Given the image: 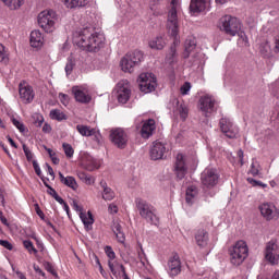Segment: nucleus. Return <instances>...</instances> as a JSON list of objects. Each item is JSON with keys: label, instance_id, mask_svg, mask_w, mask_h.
<instances>
[{"label": "nucleus", "instance_id": "1", "mask_svg": "<svg viewBox=\"0 0 279 279\" xmlns=\"http://www.w3.org/2000/svg\"><path fill=\"white\" fill-rule=\"evenodd\" d=\"M178 8H180V0H171V9L168 12L167 29L169 36L174 38L173 45L166 57L168 64H175L178 62V46L180 45V24L178 22Z\"/></svg>", "mask_w": 279, "mask_h": 279}, {"label": "nucleus", "instance_id": "2", "mask_svg": "<svg viewBox=\"0 0 279 279\" xmlns=\"http://www.w3.org/2000/svg\"><path fill=\"white\" fill-rule=\"evenodd\" d=\"M73 43L83 51L96 52L104 47L106 36L101 33H93L90 29L84 28L73 34Z\"/></svg>", "mask_w": 279, "mask_h": 279}, {"label": "nucleus", "instance_id": "3", "mask_svg": "<svg viewBox=\"0 0 279 279\" xmlns=\"http://www.w3.org/2000/svg\"><path fill=\"white\" fill-rule=\"evenodd\" d=\"M250 254L247 243L243 240L238 241L229 248V256L231 265H242Z\"/></svg>", "mask_w": 279, "mask_h": 279}, {"label": "nucleus", "instance_id": "4", "mask_svg": "<svg viewBox=\"0 0 279 279\" xmlns=\"http://www.w3.org/2000/svg\"><path fill=\"white\" fill-rule=\"evenodd\" d=\"M135 205L142 219H145L147 223L158 226V213L151 204L145 199L136 198Z\"/></svg>", "mask_w": 279, "mask_h": 279}, {"label": "nucleus", "instance_id": "5", "mask_svg": "<svg viewBox=\"0 0 279 279\" xmlns=\"http://www.w3.org/2000/svg\"><path fill=\"white\" fill-rule=\"evenodd\" d=\"M219 27L228 36H235L241 29V22L232 15H225L220 19Z\"/></svg>", "mask_w": 279, "mask_h": 279}, {"label": "nucleus", "instance_id": "6", "mask_svg": "<svg viewBox=\"0 0 279 279\" xmlns=\"http://www.w3.org/2000/svg\"><path fill=\"white\" fill-rule=\"evenodd\" d=\"M137 84L140 86V90L147 95L156 90V86H158V81L156 78V75H154L153 73H142L137 78Z\"/></svg>", "mask_w": 279, "mask_h": 279}, {"label": "nucleus", "instance_id": "7", "mask_svg": "<svg viewBox=\"0 0 279 279\" xmlns=\"http://www.w3.org/2000/svg\"><path fill=\"white\" fill-rule=\"evenodd\" d=\"M38 25L47 34H51L56 29V12L53 10L43 11L38 15Z\"/></svg>", "mask_w": 279, "mask_h": 279}, {"label": "nucleus", "instance_id": "8", "mask_svg": "<svg viewBox=\"0 0 279 279\" xmlns=\"http://www.w3.org/2000/svg\"><path fill=\"white\" fill-rule=\"evenodd\" d=\"M109 138L118 149H125L128 147V143L130 141V136L125 132V130L121 128L112 129L109 134Z\"/></svg>", "mask_w": 279, "mask_h": 279}, {"label": "nucleus", "instance_id": "9", "mask_svg": "<svg viewBox=\"0 0 279 279\" xmlns=\"http://www.w3.org/2000/svg\"><path fill=\"white\" fill-rule=\"evenodd\" d=\"M183 58H190L193 64H199L202 60V53L197 51V43L195 41V38H189L185 40Z\"/></svg>", "mask_w": 279, "mask_h": 279}, {"label": "nucleus", "instance_id": "10", "mask_svg": "<svg viewBox=\"0 0 279 279\" xmlns=\"http://www.w3.org/2000/svg\"><path fill=\"white\" fill-rule=\"evenodd\" d=\"M217 100L211 95H204L198 100V108L204 117H210L215 112Z\"/></svg>", "mask_w": 279, "mask_h": 279}, {"label": "nucleus", "instance_id": "11", "mask_svg": "<svg viewBox=\"0 0 279 279\" xmlns=\"http://www.w3.org/2000/svg\"><path fill=\"white\" fill-rule=\"evenodd\" d=\"M72 94L74 95L75 101L78 104H90L93 97H90V89L88 85H75L72 87Z\"/></svg>", "mask_w": 279, "mask_h": 279}, {"label": "nucleus", "instance_id": "12", "mask_svg": "<svg viewBox=\"0 0 279 279\" xmlns=\"http://www.w3.org/2000/svg\"><path fill=\"white\" fill-rule=\"evenodd\" d=\"M258 210L266 221L279 219V209L274 203H262L258 206Z\"/></svg>", "mask_w": 279, "mask_h": 279}, {"label": "nucleus", "instance_id": "13", "mask_svg": "<svg viewBox=\"0 0 279 279\" xmlns=\"http://www.w3.org/2000/svg\"><path fill=\"white\" fill-rule=\"evenodd\" d=\"M19 95L22 104H32L34 101V97H36L34 87L25 81H22L19 84Z\"/></svg>", "mask_w": 279, "mask_h": 279}, {"label": "nucleus", "instance_id": "14", "mask_svg": "<svg viewBox=\"0 0 279 279\" xmlns=\"http://www.w3.org/2000/svg\"><path fill=\"white\" fill-rule=\"evenodd\" d=\"M265 258L270 265H278L279 263V246L276 241L271 240L266 244Z\"/></svg>", "mask_w": 279, "mask_h": 279}, {"label": "nucleus", "instance_id": "15", "mask_svg": "<svg viewBox=\"0 0 279 279\" xmlns=\"http://www.w3.org/2000/svg\"><path fill=\"white\" fill-rule=\"evenodd\" d=\"M167 151H169V147H167V143L155 141L150 146L149 156L153 160H162Z\"/></svg>", "mask_w": 279, "mask_h": 279}, {"label": "nucleus", "instance_id": "16", "mask_svg": "<svg viewBox=\"0 0 279 279\" xmlns=\"http://www.w3.org/2000/svg\"><path fill=\"white\" fill-rule=\"evenodd\" d=\"M202 184L210 189L216 186L217 182H219V174H217V170L213 168H206L201 175Z\"/></svg>", "mask_w": 279, "mask_h": 279}, {"label": "nucleus", "instance_id": "17", "mask_svg": "<svg viewBox=\"0 0 279 279\" xmlns=\"http://www.w3.org/2000/svg\"><path fill=\"white\" fill-rule=\"evenodd\" d=\"M81 166L86 169V171H95L101 167V160L93 157L88 153H83L81 156Z\"/></svg>", "mask_w": 279, "mask_h": 279}, {"label": "nucleus", "instance_id": "18", "mask_svg": "<svg viewBox=\"0 0 279 279\" xmlns=\"http://www.w3.org/2000/svg\"><path fill=\"white\" fill-rule=\"evenodd\" d=\"M189 172V167L186 166V157L182 154L177 155V161L174 165V173L179 180H184L186 173Z\"/></svg>", "mask_w": 279, "mask_h": 279}, {"label": "nucleus", "instance_id": "19", "mask_svg": "<svg viewBox=\"0 0 279 279\" xmlns=\"http://www.w3.org/2000/svg\"><path fill=\"white\" fill-rule=\"evenodd\" d=\"M220 130L227 138H236L239 136V128L234 126L230 119L222 118L220 120Z\"/></svg>", "mask_w": 279, "mask_h": 279}, {"label": "nucleus", "instance_id": "20", "mask_svg": "<svg viewBox=\"0 0 279 279\" xmlns=\"http://www.w3.org/2000/svg\"><path fill=\"white\" fill-rule=\"evenodd\" d=\"M168 274L171 278H175V276H180L182 271V262L180 260V255L174 254L168 260Z\"/></svg>", "mask_w": 279, "mask_h": 279}, {"label": "nucleus", "instance_id": "21", "mask_svg": "<svg viewBox=\"0 0 279 279\" xmlns=\"http://www.w3.org/2000/svg\"><path fill=\"white\" fill-rule=\"evenodd\" d=\"M118 88V101L120 104H128L130 100V95L132 92L130 90V83L128 81H122L118 83L117 85Z\"/></svg>", "mask_w": 279, "mask_h": 279}, {"label": "nucleus", "instance_id": "22", "mask_svg": "<svg viewBox=\"0 0 279 279\" xmlns=\"http://www.w3.org/2000/svg\"><path fill=\"white\" fill-rule=\"evenodd\" d=\"M169 109L173 112H178L183 121L189 117V108H186V105H180L178 98H172L170 100Z\"/></svg>", "mask_w": 279, "mask_h": 279}, {"label": "nucleus", "instance_id": "23", "mask_svg": "<svg viewBox=\"0 0 279 279\" xmlns=\"http://www.w3.org/2000/svg\"><path fill=\"white\" fill-rule=\"evenodd\" d=\"M210 8V0H191L190 10L192 12H204Z\"/></svg>", "mask_w": 279, "mask_h": 279}, {"label": "nucleus", "instance_id": "24", "mask_svg": "<svg viewBox=\"0 0 279 279\" xmlns=\"http://www.w3.org/2000/svg\"><path fill=\"white\" fill-rule=\"evenodd\" d=\"M156 130V121L153 119H149L147 122H145L142 126V137L143 138H149L154 134V131Z\"/></svg>", "mask_w": 279, "mask_h": 279}, {"label": "nucleus", "instance_id": "25", "mask_svg": "<svg viewBox=\"0 0 279 279\" xmlns=\"http://www.w3.org/2000/svg\"><path fill=\"white\" fill-rule=\"evenodd\" d=\"M208 231L204 230V229H199L198 231H196L195 233V242L196 245H198V247H206V245H208Z\"/></svg>", "mask_w": 279, "mask_h": 279}, {"label": "nucleus", "instance_id": "26", "mask_svg": "<svg viewBox=\"0 0 279 279\" xmlns=\"http://www.w3.org/2000/svg\"><path fill=\"white\" fill-rule=\"evenodd\" d=\"M148 47H150V49H155L156 51H162V49L167 47V41H165L162 36H157L148 41Z\"/></svg>", "mask_w": 279, "mask_h": 279}, {"label": "nucleus", "instance_id": "27", "mask_svg": "<svg viewBox=\"0 0 279 279\" xmlns=\"http://www.w3.org/2000/svg\"><path fill=\"white\" fill-rule=\"evenodd\" d=\"M45 38L43 37V33L40 31H33L31 33V47L38 49L43 47Z\"/></svg>", "mask_w": 279, "mask_h": 279}, {"label": "nucleus", "instance_id": "28", "mask_svg": "<svg viewBox=\"0 0 279 279\" xmlns=\"http://www.w3.org/2000/svg\"><path fill=\"white\" fill-rule=\"evenodd\" d=\"M59 180L62 184L72 189V191H77V181L73 177H64L62 172H59Z\"/></svg>", "mask_w": 279, "mask_h": 279}, {"label": "nucleus", "instance_id": "29", "mask_svg": "<svg viewBox=\"0 0 279 279\" xmlns=\"http://www.w3.org/2000/svg\"><path fill=\"white\" fill-rule=\"evenodd\" d=\"M65 8L69 10H75V8H86L88 0H62Z\"/></svg>", "mask_w": 279, "mask_h": 279}, {"label": "nucleus", "instance_id": "30", "mask_svg": "<svg viewBox=\"0 0 279 279\" xmlns=\"http://www.w3.org/2000/svg\"><path fill=\"white\" fill-rule=\"evenodd\" d=\"M81 220L84 223L86 230H92L93 223H95V219L93 218V214L88 211L87 214L84 211L80 213Z\"/></svg>", "mask_w": 279, "mask_h": 279}, {"label": "nucleus", "instance_id": "31", "mask_svg": "<svg viewBox=\"0 0 279 279\" xmlns=\"http://www.w3.org/2000/svg\"><path fill=\"white\" fill-rule=\"evenodd\" d=\"M125 57L130 59L135 66H138V64L143 62V52L141 50L129 52L125 54Z\"/></svg>", "mask_w": 279, "mask_h": 279}, {"label": "nucleus", "instance_id": "32", "mask_svg": "<svg viewBox=\"0 0 279 279\" xmlns=\"http://www.w3.org/2000/svg\"><path fill=\"white\" fill-rule=\"evenodd\" d=\"M100 186L102 189V199L106 202H112L114 199V191L108 186V184L104 181L100 182Z\"/></svg>", "mask_w": 279, "mask_h": 279}, {"label": "nucleus", "instance_id": "33", "mask_svg": "<svg viewBox=\"0 0 279 279\" xmlns=\"http://www.w3.org/2000/svg\"><path fill=\"white\" fill-rule=\"evenodd\" d=\"M112 231L114 232L119 243H125V233H123V229L121 227V223L113 222Z\"/></svg>", "mask_w": 279, "mask_h": 279}, {"label": "nucleus", "instance_id": "34", "mask_svg": "<svg viewBox=\"0 0 279 279\" xmlns=\"http://www.w3.org/2000/svg\"><path fill=\"white\" fill-rule=\"evenodd\" d=\"M197 194H198V191L195 185L189 186L186 190V196H185L186 203L193 204V202H195V199L197 198Z\"/></svg>", "mask_w": 279, "mask_h": 279}, {"label": "nucleus", "instance_id": "35", "mask_svg": "<svg viewBox=\"0 0 279 279\" xmlns=\"http://www.w3.org/2000/svg\"><path fill=\"white\" fill-rule=\"evenodd\" d=\"M120 66L124 73H132L134 71V66L136 65L133 63V61L124 56L120 62Z\"/></svg>", "mask_w": 279, "mask_h": 279}, {"label": "nucleus", "instance_id": "36", "mask_svg": "<svg viewBox=\"0 0 279 279\" xmlns=\"http://www.w3.org/2000/svg\"><path fill=\"white\" fill-rule=\"evenodd\" d=\"M10 62V53L5 46L0 44V64H8Z\"/></svg>", "mask_w": 279, "mask_h": 279}, {"label": "nucleus", "instance_id": "37", "mask_svg": "<svg viewBox=\"0 0 279 279\" xmlns=\"http://www.w3.org/2000/svg\"><path fill=\"white\" fill-rule=\"evenodd\" d=\"M77 132L80 133L81 136H93V131L95 129H90V126L87 125H77L76 126Z\"/></svg>", "mask_w": 279, "mask_h": 279}, {"label": "nucleus", "instance_id": "38", "mask_svg": "<svg viewBox=\"0 0 279 279\" xmlns=\"http://www.w3.org/2000/svg\"><path fill=\"white\" fill-rule=\"evenodd\" d=\"M50 118L54 119L56 121H64L66 120V114L60 111V109H53L50 111Z\"/></svg>", "mask_w": 279, "mask_h": 279}, {"label": "nucleus", "instance_id": "39", "mask_svg": "<svg viewBox=\"0 0 279 279\" xmlns=\"http://www.w3.org/2000/svg\"><path fill=\"white\" fill-rule=\"evenodd\" d=\"M10 10H19L23 5V0H2Z\"/></svg>", "mask_w": 279, "mask_h": 279}, {"label": "nucleus", "instance_id": "40", "mask_svg": "<svg viewBox=\"0 0 279 279\" xmlns=\"http://www.w3.org/2000/svg\"><path fill=\"white\" fill-rule=\"evenodd\" d=\"M45 185L47 186L48 193L49 195H51V197H53V199H56V202H58L59 204H64V199H62V197H60V195H58V192H56L53 190V187L49 186V184L45 183Z\"/></svg>", "mask_w": 279, "mask_h": 279}, {"label": "nucleus", "instance_id": "41", "mask_svg": "<svg viewBox=\"0 0 279 279\" xmlns=\"http://www.w3.org/2000/svg\"><path fill=\"white\" fill-rule=\"evenodd\" d=\"M73 66H75V57L70 56L65 65L66 75H71V73H73Z\"/></svg>", "mask_w": 279, "mask_h": 279}, {"label": "nucleus", "instance_id": "42", "mask_svg": "<svg viewBox=\"0 0 279 279\" xmlns=\"http://www.w3.org/2000/svg\"><path fill=\"white\" fill-rule=\"evenodd\" d=\"M23 245L29 254H35V255L38 254V250H36V247L34 246V243H32V241L24 240Z\"/></svg>", "mask_w": 279, "mask_h": 279}, {"label": "nucleus", "instance_id": "43", "mask_svg": "<svg viewBox=\"0 0 279 279\" xmlns=\"http://www.w3.org/2000/svg\"><path fill=\"white\" fill-rule=\"evenodd\" d=\"M259 53H262L264 58H267V56L271 53V46L269 43H264L259 46Z\"/></svg>", "mask_w": 279, "mask_h": 279}, {"label": "nucleus", "instance_id": "44", "mask_svg": "<svg viewBox=\"0 0 279 279\" xmlns=\"http://www.w3.org/2000/svg\"><path fill=\"white\" fill-rule=\"evenodd\" d=\"M258 173H260V163H258L255 159H253L251 163L250 174L258 175Z\"/></svg>", "mask_w": 279, "mask_h": 279}, {"label": "nucleus", "instance_id": "45", "mask_svg": "<svg viewBox=\"0 0 279 279\" xmlns=\"http://www.w3.org/2000/svg\"><path fill=\"white\" fill-rule=\"evenodd\" d=\"M80 180H82V182H85V184H94L95 180L93 179V177L86 174V172H78L77 173Z\"/></svg>", "mask_w": 279, "mask_h": 279}, {"label": "nucleus", "instance_id": "46", "mask_svg": "<svg viewBox=\"0 0 279 279\" xmlns=\"http://www.w3.org/2000/svg\"><path fill=\"white\" fill-rule=\"evenodd\" d=\"M64 154L66 156V158H73V154H75V150L73 149V146H71V144L68 143H63L62 144Z\"/></svg>", "mask_w": 279, "mask_h": 279}, {"label": "nucleus", "instance_id": "47", "mask_svg": "<svg viewBox=\"0 0 279 279\" xmlns=\"http://www.w3.org/2000/svg\"><path fill=\"white\" fill-rule=\"evenodd\" d=\"M238 36H239V39H238L239 45H241L242 47H247L250 45V40L247 39V35H245L244 32H240L238 34Z\"/></svg>", "mask_w": 279, "mask_h": 279}, {"label": "nucleus", "instance_id": "48", "mask_svg": "<svg viewBox=\"0 0 279 279\" xmlns=\"http://www.w3.org/2000/svg\"><path fill=\"white\" fill-rule=\"evenodd\" d=\"M90 136H93V141H95L97 145H101V143L104 142V137L101 136V133H99V131H97L96 129H94Z\"/></svg>", "mask_w": 279, "mask_h": 279}, {"label": "nucleus", "instance_id": "49", "mask_svg": "<svg viewBox=\"0 0 279 279\" xmlns=\"http://www.w3.org/2000/svg\"><path fill=\"white\" fill-rule=\"evenodd\" d=\"M12 123L19 129L22 134H24V132H27V128H25V124H23V122L19 121L16 118H12Z\"/></svg>", "mask_w": 279, "mask_h": 279}, {"label": "nucleus", "instance_id": "50", "mask_svg": "<svg viewBox=\"0 0 279 279\" xmlns=\"http://www.w3.org/2000/svg\"><path fill=\"white\" fill-rule=\"evenodd\" d=\"M33 119H34V123L37 128H40L43 125V123H45V118L40 113H35L33 116Z\"/></svg>", "mask_w": 279, "mask_h": 279}, {"label": "nucleus", "instance_id": "51", "mask_svg": "<svg viewBox=\"0 0 279 279\" xmlns=\"http://www.w3.org/2000/svg\"><path fill=\"white\" fill-rule=\"evenodd\" d=\"M248 184H252V186H258L260 189H267V184L263 183L262 181H256L253 178L247 179Z\"/></svg>", "mask_w": 279, "mask_h": 279}, {"label": "nucleus", "instance_id": "52", "mask_svg": "<svg viewBox=\"0 0 279 279\" xmlns=\"http://www.w3.org/2000/svg\"><path fill=\"white\" fill-rule=\"evenodd\" d=\"M191 88H192L191 83L185 82L180 88L181 95H189V93H191Z\"/></svg>", "mask_w": 279, "mask_h": 279}, {"label": "nucleus", "instance_id": "53", "mask_svg": "<svg viewBox=\"0 0 279 279\" xmlns=\"http://www.w3.org/2000/svg\"><path fill=\"white\" fill-rule=\"evenodd\" d=\"M147 265H149V262L147 259L137 260L136 263L137 269H141L142 271H145V269H147Z\"/></svg>", "mask_w": 279, "mask_h": 279}, {"label": "nucleus", "instance_id": "54", "mask_svg": "<svg viewBox=\"0 0 279 279\" xmlns=\"http://www.w3.org/2000/svg\"><path fill=\"white\" fill-rule=\"evenodd\" d=\"M0 245L9 251L14 250V245H12V243H10L8 240H0Z\"/></svg>", "mask_w": 279, "mask_h": 279}, {"label": "nucleus", "instance_id": "55", "mask_svg": "<svg viewBox=\"0 0 279 279\" xmlns=\"http://www.w3.org/2000/svg\"><path fill=\"white\" fill-rule=\"evenodd\" d=\"M105 252L110 260H114L117 255L114 254V251H112V247L106 246Z\"/></svg>", "mask_w": 279, "mask_h": 279}, {"label": "nucleus", "instance_id": "56", "mask_svg": "<svg viewBox=\"0 0 279 279\" xmlns=\"http://www.w3.org/2000/svg\"><path fill=\"white\" fill-rule=\"evenodd\" d=\"M23 151H24L27 160H32V158H34L32 150H29V148L25 144H23Z\"/></svg>", "mask_w": 279, "mask_h": 279}, {"label": "nucleus", "instance_id": "57", "mask_svg": "<svg viewBox=\"0 0 279 279\" xmlns=\"http://www.w3.org/2000/svg\"><path fill=\"white\" fill-rule=\"evenodd\" d=\"M59 99H60L62 105L69 106V95L60 93L59 94Z\"/></svg>", "mask_w": 279, "mask_h": 279}, {"label": "nucleus", "instance_id": "58", "mask_svg": "<svg viewBox=\"0 0 279 279\" xmlns=\"http://www.w3.org/2000/svg\"><path fill=\"white\" fill-rule=\"evenodd\" d=\"M108 210L110 215H117L119 213V207L114 204H110Z\"/></svg>", "mask_w": 279, "mask_h": 279}, {"label": "nucleus", "instance_id": "59", "mask_svg": "<svg viewBox=\"0 0 279 279\" xmlns=\"http://www.w3.org/2000/svg\"><path fill=\"white\" fill-rule=\"evenodd\" d=\"M238 165H240V167H243V165H245V162L243 161V150L242 149L238 150Z\"/></svg>", "mask_w": 279, "mask_h": 279}, {"label": "nucleus", "instance_id": "60", "mask_svg": "<svg viewBox=\"0 0 279 279\" xmlns=\"http://www.w3.org/2000/svg\"><path fill=\"white\" fill-rule=\"evenodd\" d=\"M33 167H34L35 173H37V175H40L43 173V171L40 170V166L38 165L37 161H33Z\"/></svg>", "mask_w": 279, "mask_h": 279}, {"label": "nucleus", "instance_id": "61", "mask_svg": "<svg viewBox=\"0 0 279 279\" xmlns=\"http://www.w3.org/2000/svg\"><path fill=\"white\" fill-rule=\"evenodd\" d=\"M147 260V256L145 255V251L141 248V252H138V260Z\"/></svg>", "mask_w": 279, "mask_h": 279}, {"label": "nucleus", "instance_id": "62", "mask_svg": "<svg viewBox=\"0 0 279 279\" xmlns=\"http://www.w3.org/2000/svg\"><path fill=\"white\" fill-rule=\"evenodd\" d=\"M47 171H48L49 175H51L52 180H54L56 173L53 172V168H51V166L47 165Z\"/></svg>", "mask_w": 279, "mask_h": 279}, {"label": "nucleus", "instance_id": "63", "mask_svg": "<svg viewBox=\"0 0 279 279\" xmlns=\"http://www.w3.org/2000/svg\"><path fill=\"white\" fill-rule=\"evenodd\" d=\"M43 132H45L46 134H49L51 132V125H49L48 123H45L43 126Z\"/></svg>", "mask_w": 279, "mask_h": 279}, {"label": "nucleus", "instance_id": "64", "mask_svg": "<svg viewBox=\"0 0 279 279\" xmlns=\"http://www.w3.org/2000/svg\"><path fill=\"white\" fill-rule=\"evenodd\" d=\"M73 208L76 210V213H82V207L75 201L73 202Z\"/></svg>", "mask_w": 279, "mask_h": 279}]
</instances>
